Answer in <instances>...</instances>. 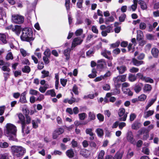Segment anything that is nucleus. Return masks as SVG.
Here are the masks:
<instances>
[{
    "label": "nucleus",
    "instance_id": "obj_1",
    "mask_svg": "<svg viewBox=\"0 0 159 159\" xmlns=\"http://www.w3.org/2000/svg\"><path fill=\"white\" fill-rule=\"evenodd\" d=\"M7 134L10 140L16 141L17 129L16 126L11 123H7L6 125Z\"/></svg>",
    "mask_w": 159,
    "mask_h": 159
},
{
    "label": "nucleus",
    "instance_id": "obj_2",
    "mask_svg": "<svg viewBox=\"0 0 159 159\" xmlns=\"http://www.w3.org/2000/svg\"><path fill=\"white\" fill-rule=\"evenodd\" d=\"M11 150L13 156L17 157H21L26 152L25 149L20 146H12Z\"/></svg>",
    "mask_w": 159,
    "mask_h": 159
},
{
    "label": "nucleus",
    "instance_id": "obj_3",
    "mask_svg": "<svg viewBox=\"0 0 159 159\" xmlns=\"http://www.w3.org/2000/svg\"><path fill=\"white\" fill-rule=\"evenodd\" d=\"M33 33L30 28H25L22 30V34L20 36L22 40L30 42L34 40L32 37Z\"/></svg>",
    "mask_w": 159,
    "mask_h": 159
},
{
    "label": "nucleus",
    "instance_id": "obj_4",
    "mask_svg": "<svg viewBox=\"0 0 159 159\" xmlns=\"http://www.w3.org/2000/svg\"><path fill=\"white\" fill-rule=\"evenodd\" d=\"M17 115L19 119V120L17 122V123L21 124L22 133L24 134H29V130H28V129L25 128V122L24 116L21 113L17 114Z\"/></svg>",
    "mask_w": 159,
    "mask_h": 159
},
{
    "label": "nucleus",
    "instance_id": "obj_5",
    "mask_svg": "<svg viewBox=\"0 0 159 159\" xmlns=\"http://www.w3.org/2000/svg\"><path fill=\"white\" fill-rule=\"evenodd\" d=\"M12 20L15 23L20 24L24 22V17L21 15L15 14L12 16Z\"/></svg>",
    "mask_w": 159,
    "mask_h": 159
},
{
    "label": "nucleus",
    "instance_id": "obj_6",
    "mask_svg": "<svg viewBox=\"0 0 159 159\" xmlns=\"http://www.w3.org/2000/svg\"><path fill=\"white\" fill-rule=\"evenodd\" d=\"M128 113H125V109L123 108H120L118 111V114L120 118L119 120L120 121H125L126 120L127 116Z\"/></svg>",
    "mask_w": 159,
    "mask_h": 159
},
{
    "label": "nucleus",
    "instance_id": "obj_7",
    "mask_svg": "<svg viewBox=\"0 0 159 159\" xmlns=\"http://www.w3.org/2000/svg\"><path fill=\"white\" fill-rule=\"evenodd\" d=\"M126 139L127 141L131 143L134 144L136 143V141L134 138L133 133L131 131H129L127 133Z\"/></svg>",
    "mask_w": 159,
    "mask_h": 159
},
{
    "label": "nucleus",
    "instance_id": "obj_8",
    "mask_svg": "<svg viewBox=\"0 0 159 159\" xmlns=\"http://www.w3.org/2000/svg\"><path fill=\"white\" fill-rule=\"evenodd\" d=\"M97 67L98 69L102 70L107 67V62L103 59L98 60L97 61Z\"/></svg>",
    "mask_w": 159,
    "mask_h": 159
},
{
    "label": "nucleus",
    "instance_id": "obj_9",
    "mask_svg": "<svg viewBox=\"0 0 159 159\" xmlns=\"http://www.w3.org/2000/svg\"><path fill=\"white\" fill-rule=\"evenodd\" d=\"M64 132V129L62 128H59L56 129L52 134V138L54 139H57L58 136Z\"/></svg>",
    "mask_w": 159,
    "mask_h": 159
},
{
    "label": "nucleus",
    "instance_id": "obj_10",
    "mask_svg": "<svg viewBox=\"0 0 159 159\" xmlns=\"http://www.w3.org/2000/svg\"><path fill=\"white\" fill-rule=\"evenodd\" d=\"M82 41V40H81L80 38H75L72 43L71 48H75L76 46L80 44Z\"/></svg>",
    "mask_w": 159,
    "mask_h": 159
},
{
    "label": "nucleus",
    "instance_id": "obj_11",
    "mask_svg": "<svg viewBox=\"0 0 159 159\" xmlns=\"http://www.w3.org/2000/svg\"><path fill=\"white\" fill-rule=\"evenodd\" d=\"M111 52L110 51H107L106 49L103 50L101 52V54L105 58L109 60H112V57H108V55H110Z\"/></svg>",
    "mask_w": 159,
    "mask_h": 159
},
{
    "label": "nucleus",
    "instance_id": "obj_12",
    "mask_svg": "<svg viewBox=\"0 0 159 159\" xmlns=\"http://www.w3.org/2000/svg\"><path fill=\"white\" fill-rule=\"evenodd\" d=\"M119 74L124 73L127 70L126 67L124 65H121L118 66L116 67Z\"/></svg>",
    "mask_w": 159,
    "mask_h": 159
},
{
    "label": "nucleus",
    "instance_id": "obj_13",
    "mask_svg": "<svg viewBox=\"0 0 159 159\" xmlns=\"http://www.w3.org/2000/svg\"><path fill=\"white\" fill-rule=\"evenodd\" d=\"M143 84L141 83H139L135 85L134 89L136 93H139L142 89Z\"/></svg>",
    "mask_w": 159,
    "mask_h": 159
},
{
    "label": "nucleus",
    "instance_id": "obj_14",
    "mask_svg": "<svg viewBox=\"0 0 159 159\" xmlns=\"http://www.w3.org/2000/svg\"><path fill=\"white\" fill-rule=\"evenodd\" d=\"M157 98V96H154V98H152L149 101L148 103V105L145 107V108L146 110H148L149 107H150L156 100Z\"/></svg>",
    "mask_w": 159,
    "mask_h": 159
},
{
    "label": "nucleus",
    "instance_id": "obj_15",
    "mask_svg": "<svg viewBox=\"0 0 159 159\" xmlns=\"http://www.w3.org/2000/svg\"><path fill=\"white\" fill-rule=\"evenodd\" d=\"M12 30L14 32L18 35H19L21 31V28L20 25H15L14 27L12 28Z\"/></svg>",
    "mask_w": 159,
    "mask_h": 159
},
{
    "label": "nucleus",
    "instance_id": "obj_16",
    "mask_svg": "<svg viewBox=\"0 0 159 159\" xmlns=\"http://www.w3.org/2000/svg\"><path fill=\"white\" fill-rule=\"evenodd\" d=\"M141 126V123L138 122H135L131 125L132 129L135 130H138Z\"/></svg>",
    "mask_w": 159,
    "mask_h": 159
},
{
    "label": "nucleus",
    "instance_id": "obj_17",
    "mask_svg": "<svg viewBox=\"0 0 159 159\" xmlns=\"http://www.w3.org/2000/svg\"><path fill=\"white\" fill-rule=\"evenodd\" d=\"M154 113V110H149L144 112V117L147 118L149 116L152 115Z\"/></svg>",
    "mask_w": 159,
    "mask_h": 159
},
{
    "label": "nucleus",
    "instance_id": "obj_18",
    "mask_svg": "<svg viewBox=\"0 0 159 159\" xmlns=\"http://www.w3.org/2000/svg\"><path fill=\"white\" fill-rule=\"evenodd\" d=\"M152 89V87L150 85L146 84L143 87V90L144 92H148L151 91Z\"/></svg>",
    "mask_w": 159,
    "mask_h": 159
},
{
    "label": "nucleus",
    "instance_id": "obj_19",
    "mask_svg": "<svg viewBox=\"0 0 159 159\" xmlns=\"http://www.w3.org/2000/svg\"><path fill=\"white\" fill-rule=\"evenodd\" d=\"M138 2V0H133L134 4L129 7L130 10L131 9L133 11H135L137 8Z\"/></svg>",
    "mask_w": 159,
    "mask_h": 159
},
{
    "label": "nucleus",
    "instance_id": "obj_20",
    "mask_svg": "<svg viewBox=\"0 0 159 159\" xmlns=\"http://www.w3.org/2000/svg\"><path fill=\"white\" fill-rule=\"evenodd\" d=\"M132 62L134 65L136 66H139L143 63V61H139L134 58L132 59Z\"/></svg>",
    "mask_w": 159,
    "mask_h": 159
},
{
    "label": "nucleus",
    "instance_id": "obj_21",
    "mask_svg": "<svg viewBox=\"0 0 159 159\" xmlns=\"http://www.w3.org/2000/svg\"><path fill=\"white\" fill-rule=\"evenodd\" d=\"M40 120L39 119L32 120V123L33 128L35 129L38 128V123H40Z\"/></svg>",
    "mask_w": 159,
    "mask_h": 159
},
{
    "label": "nucleus",
    "instance_id": "obj_22",
    "mask_svg": "<svg viewBox=\"0 0 159 159\" xmlns=\"http://www.w3.org/2000/svg\"><path fill=\"white\" fill-rule=\"evenodd\" d=\"M151 53L154 57H157L158 55L159 50L156 48H153L151 50Z\"/></svg>",
    "mask_w": 159,
    "mask_h": 159
},
{
    "label": "nucleus",
    "instance_id": "obj_23",
    "mask_svg": "<svg viewBox=\"0 0 159 159\" xmlns=\"http://www.w3.org/2000/svg\"><path fill=\"white\" fill-rule=\"evenodd\" d=\"M139 4L140 5L141 8L143 10H145L147 8V6L145 2L143 1L139 0L138 2Z\"/></svg>",
    "mask_w": 159,
    "mask_h": 159
},
{
    "label": "nucleus",
    "instance_id": "obj_24",
    "mask_svg": "<svg viewBox=\"0 0 159 159\" xmlns=\"http://www.w3.org/2000/svg\"><path fill=\"white\" fill-rule=\"evenodd\" d=\"M70 51V49L69 48L65 49L64 51V54L66 57V60H68L69 58Z\"/></svg>",
    "mask_w": 159,
    "mask_h": 159
},
{
    "label": "nucleus",
    "instance_id": "obj_25",
    "mask_svg": "<svg viewBox=\"0 0 159 159\" xmlns=\"http://www.w3.org/2000/svg\"><path fill=\"white\" fill-rule=\"evenodd\" d=\"M123 154V152H117L112 159H121Z\"/></svg>",
    "mask_w": 159,
    "mask_h": 159
},
{
    "label": "nucleus",
    "instance_id": "obj_26",
    "mask_svg": "<svg viewBox=\"0 0 159 159\" xmlns=\"http://www.w3.org/2000/svg\"><path fill=\"white\" fill-rule=\"evenodd\" d=\"M6 35L5 34L0 33V40L4 44H6L7 42L6 40Z\"/></svg>",
    "mask_w": 159,
    "mask_h": 159
},
{
    "label": "nucleus",
    "instance_id": "obj_27",
    "mask_svg": "<svg viewBox=\"0 0 159 159\" xmlns=\"http://www.w3.org/2000/svg\"><path fill=\"white\" fill-rule=\"evenodd\" d=\"M122 90L123 93L125 94H128L129 96H132L133 93L129 89L122 88Z\"/></svg>",
    "mask_w": 159,
    "mask_h": 159
},
{
    "label": "nucleus",
    "instance_id": "obj_28",
    "mask_svg": "<svg viewBox=\"0 0 159 159\" xmlns=\"http://www.w3.org/2000/svg\"><path fill=\"white\" fill-rule=\"evenodd\" d=\"M66 155L70 158L73 157L74 155L73 150L72 149L68 150L66 152Z\"/></svg>",
    "mask_w": 159,
    "mask_h": 159
},
{
    "label": "nucleus",
    "instance_id": "obj_29",
    "mask_svg": "<svg viewBox=\"0 0 159 159\" xmlns=\"http://www.w3.org/2000/svg\"><path fill=\"white\" fill-rule=\"evenodd\" d=\"M95 132L97 133L98 136L99 137L102 136L104 134L103 131L102 129L98 128L96 129Z\"/></svg>",
    "mask_w": 159,
    "mask_h": 159
},
{
    "label": "nucleus",
    "instance_id": "obj_30",
    "mask_svg": "<svg viewBox=\"0 0 159 159\" xmlns=\"http://www.w3.org/2000/svg\"><path fill=\"white\" fill-rule=\"evenodd\" d=\"M30 67L28 66H25L22 68V71L23 73L27 74L29 73L30 72Z\"/></svg>",
    "mask_w": 159,
    "mask_h": 159
},
{
    "label": "nucleus",
    "instance_id": "obj_31",
    "mask_svg": "<svg viewBox=\"0 0 159 159\" xmlns=\"http://www.w3.org/2000/svg\"><path fill=\"white\" fill-rule=\"evenodd\" d=\"M46 95H50L52 97H55L56 94L54 89H51L48 90L45 93Z\"/></svg>",
    "mask_w": 159,
    "mask_h": 159
},
{
    "label": "nucleus",
    "instance_id": "obj_32",
    "mask_svg": "<svg viewBox=\"0 0 159 159\" xmlns=\"http://www.w3.org/2000/svg\"><path fill=\"white\" fill-rule=\"evenodd\" d=\"M2 67V70L3 71H6L9 72L10 71V69L8 68L10 66V64L8 63H6V65Z\"/></svg>",
    "mask_w": 159,
    "mask_h": 159
},
{
    "label": "nucleus",
    "instance_id": "obj_33",
    "mask_svg": "<svg viewBox=\"0 0 159 159\" xmlns=\"http://www.w3.org/2000/svg\"><path fill=\"white\" fill-rule=\"evenodd\" d=\"M41 73L42 74V75L41 76V78H44L46 77H48L49 76V72L48 71L43 70L41 72Z\"/></svg>",
    "mask_w": 159,
    "mask_h": 159
},
{
    "label": "nucleus",
    "instance_id": "obj_34",
    "mask_svg": "<svg viewBox=\"0 0 159 159\" xmlns=\"http://www.w3.org/2000/svg\"><path fill=\"white\" fill-rule=\"evenodd\" d=\"M97 71L96 69H93L92 70V73L89 75V77L91 78H93L97 76Z\"/></svg>",
    "mask_w": 159,
    "mask_h": 159
},
{
    "label": "nucleus",
    "instance_id": "obj_35",
    "mask_svg": "<svg viewBox=\"0 0 159 159\" xmlns=\"http://www.w3.org/2000/svg\"><path fill=\"white\" fill-rule=\"evenodd\" d=\"M128 79L130 81L134 82L136 80L137 78L135 75L130 74L129 75Z\"/></svg>",
    "mask_w": 159,
    "mask_h": 159
},
{
    "label": "nucleus",
    "instance_id": "obj_36",
    "mask_svg": "<svg viewBox=\"0 0 159 159\" xmlns=\"http://www.w3.org/2000/svg\"><path fill=\"white\" fill-rule=\"evenodd\" d=\"M113 81L114 83L116 85L120 84V82H121L120 77L119 75L116 77H114L113 78Z\"/></svg>",
    "mask_w": 159,
    "mask_h": 159
},
{
    "label": "nucleus",
    "instance_id": "obj_37",
    "mask_svg": "<svg viewBox=\"0 0 159 159\" xmlns=\"http://www.w3.org/2000/svg\"><path fill=\"white\" fill-rule=\"evenodd\" d=\"M11 156L7 153L2 154L0 156V159H10Z\"/></svg>",
    "mask_w": 159,
    "mask_h": 159
},
{
    "label": "nucleus",
    "instance_id": "obj_38",
    "mask_svg": "<svg viewBox=\"0 0 159 159\" xmlns=\"http://www.w3.org/2000/svg\"><path fill=\"white\" fill-rule=\"evenodd\" d=\"M86 134H89L90 136H94V134L93 132V129L91 128H87L85 130Z\"/></svg>",
    "mask_w": 159,
    "mask_h": 159
},
{
    "label": "nucleus",
    "instance_id": "obj_39",
    "mask_svg": "<svg viewBox=\"0 0 159 159\" xmlns=\"http://www.w3.org/2000/svg\"><path fill=\"white\" fill-rule=\"evenodd\" d=\"M105 154V152L104 150L101 151L98 154V159H103Z\"/></svg>",
    "mask_w": 159,
    "mask_h": 159
},
{
    "label": "nucleus",
    "instance_id": "obj_40",
    "mask_svg": "<svg viewBox=\"0 0 159 159\" xmlns=\"http://www.w3.org/2000/svg\"><path fill=\"white\" fill-rule=\"evenodd\" d=\"M89 118L90 120H94L95 118V116L93 112H90L89 113Z\"/></svg>",
    "mask_w": 159,
    "mask_h": 159
},
{
    "label": "nucleus",
    "instance_id": "obj_41",
    "mask_svg": "<svg viewBox=\"0 0 159 159\" xmlns=\"http://www.w3.org/2000/svg\"><path fill=\"white\" fill-rule=\"evenodd\" d=\"M147 98V96L144 94H142L139 96L138 100L140 101H144Z\"/></svg>",
    "mask_w": 159,
    "mask_h": 159
},
{
    "label": "nucleus",
    "instance_id": "obj_42",
    "mask_svg": "<svg viewBox=\"0 0 159 159\" xmlns=\"http://www.w3.org/2000/svg\"><path fill=\"white\" fill-rule=\"evenodd\" d=\"M142 152L147 155H148L150 153V151L149 149L147 147H145L142 148Z\"/></svg>",
    "mask_w": 159,
    "mask_h": 159
},
{
    "label": "nucleus",
    "instance_id": "obj_43",
    "mask_svg": "<svg viewBox=\"0 0 159 159\" xmlns=\"http://www.w3.org/2000/svg\"><path fill=\"white\" fill-rule=\"evenodd\" d=\"M29 93L31 95H36L37 94H39V93L35 90L30 89V90Z\"/></svg>",
    "mask_w": 159,
    "mask_h": 159
},
{
    "label": "nucleus",
    "instance_id": "obj_44",
    "mask_svg": "<svg viewBox=\"0 0 159 159\" xmlns=\"http://www.w3.org/2000/svg\"><path fill=\"white\" fill-rule=\"evenodd\" d=\"M89 146L91 147L94 149H97L98 148V146L94 142H91L89 143Z\"/></svg>",
    "mask_w": 159,
    "mask_h": 159
},
{
    "label": "nucleus",
    "instance_id": "obj_45",
    "mask_svg": "<svg viewBox=\"0 0 159 159\" xmlns=\"http://www.w3.org/2000/svg\"><path fill=\"white\" fill-rule=\"evenodd\" d=\"M131 73H137L139 71V69L138 68L132 67L129 70Z\"/></svg>",
    "mask_w": 159,
    "mask_h": 159
},
{
    "label": "nucleus",
    "instance_id": "obj_46",
    "mask_svg": "<svg viewBox=\"0 0 159 159\" xmlns=\"http://www.w3.org/2000/svg\"><path fill=\"white\" fill-rule=\"evenodd\" d=\"M47 88V84H45L43 87H40L39 89V90L42 93H44Z\"/></svg>",
    "mask_w": 159,
    "mask_h": 159
},
{
    "label": "nucleus",
    "instance_id": "obj_47",
    "mask_svg": "<svg viewBox=\"0 0 159 159\" xmlns=\"http://www.w3.org/2000/svg\"><path fill=\"white\" fill-rule=\"evenodd\" d=\"M83 33V30L82 29L77 30L75 32V35L77 36L80 35Z\"/></svg>",
    "mask_w": 159,
    "mask_h": 159
},
{
    "label": "nucleus",
    "instance_id": "obj_48",
    "mask_svg": "<svg viewBox=\"0 0 159 159\" xmlns=\"http://www.w3.org/2000/svg\"><path fill=\"white\" fill-rule=\"evenodd\" d=\"M97 117L100 122L103 121L104 117L103 115L100 113H99L97 115Z\"/></svg>",
    "mask_w": 159,
    "mask_h": 159
},
{
    "label": "nucleus",
    "instance_id": "obj_49",
    "mask_svg": "<svg viewBox=\"0 0 159 159\" xmlns=\"http://www.w3.org/2000/svg\"><path fill=\"white\" fill-rule=\"evenodd\" d=\"M13 58L12 54L11 52H9L6 57V58L7 60L10 59L12 60L13 59Z\"/></svg>",
    "mask_w": 159,
    "mask_h": 159
},
{
    "label": "nucleus",
    "instance_id": "obj_50",
    "mask_svg": "<svg viewBox=\"0 0 159 159\" xmlns=\"http://www.w3.org/2000/svg\"><path fill=\"white\" fill-rule=\"evenodd\" d=\"M70 0H66L65 5L67 10L68 11L70 9Z\"/></svg>",
    "mask_w": 159,
    "mask_h": 159
},
{
    "label": "nucleus",
    "instance_id": "obj_51",
    "mask_svg": "<svg viewBox=\"0 0 159 159\" xmlns=\"http://www.w3.org/2000/svg\"><path fill=\"white\" fill-rule=\"evenodd\" d=\"M8 144L6 142L0 143V147L1 148H5L8 147Z\"/></svg>",
    "mask_w": 159,
    "mask_h": 159
},
{
    "label": "nucleus",
    "instance_id": "obj_52",
    "mask_svg": "<svg viewBox=\"0 0 159 159\" xmlns=\"http://www.w3.org/2000/svg\"><path fill=\"white\" fill-rule=\"evenodd\" d=\"M126 15L124 13H123L121 16L119 17V20L120 22H123L126 18Z\"/></svg>",
    "mask_w": 159,
    "mask_h": 159
},
{
    "label": "nucleus",
    "instance_id": "obj_53",
    "mask_svg": "<svg viewBox=\"0 0 159 159\" xmlns=\"http://www.w3.org/2000/svg\"><path fill=\"white\" fill-rule=\"evenodd\" d=\"M119 76L120 77L121 82H124L126 81V78L127 76L126 74L119 75Z\"/></svg>",
    "mask_w": 159,
    "mask_h": 159
},
{
    "label": "nucleus",
    "instance_id": "obj_54",
    "mask_svg": "<svg viewBox=\"0 0 159 159\" xmlns=\"http://www.w3.org/2000/svg\"><path fill=\"white\" fill-rule=\"evenodd\" d=\"M143 80H144L146 82H149L150 83H153V80L149 77H144Z\"/></svg>",
    "mask_w": 159,
    "mask_h": 159
},
{
    "label": "nucleus",
    "instance_id": "obj_55",
    "mask_svg": "<svg viewBox=\"0 0 159 159\" xmlns=\"http://www.w3.org/2000/svg\"><path fill=\"white\" fill-rule=\"evenodd\" d=\"M72 90L75 94H78L79 92L78 91V88L76 85H75L73 86Z\"/></svg>",
    "mask_w": 159,
    "mask_h": 159
},
{
    "label": "nucleus",
    "instance_id": "obj_56",
    "mask_svg": "<svg viewBox=\"0 0 159 159\" xmlns=\"http://www.w3.org/2000/svg\"><path fill=\"white\" fill-rule=\"evenodd\" d=\"M86 115V114L85 113L79 114V116L80 119L81 120H84L85 118Z\"/></svg>",
    "mask_w": 159,
    "mask_h": 159
},
{
    "label": "nucleus",
    "instance_id": "obj_57",
    "mask_svg": "<svg viewBox=\"0 0 159 159\" xmlns=\"http://www.w3.org/2000/svg\"><path fill=\"white\" fill-rule=\"evenodd\" d=\"M44 54L45 57H49L50 54V51L49 49H47L44 52Z\"/></svg>",
    "mask_w": 159,
    "mask_h": 159
},
{
    "label": "nucleus",
    "instance_id": "obj_58",
    "mask_svg": "<svg viewBox=\"0 0 159 159\" xmlns=\"http://www.w3.org/2000/svg\"><path fill=\"white\" fill-rule=\"evenodd\" d=\"M126 125V124L125 122H121L120 123H119V129H122Z\"/></svg>",
    "mask_w": 159,
    "mask_h": 159
},
{
    "label": "nucleus",
    "instance_id": "obj_59",
    "mask_svg": "<svg viewBox=\"0 0 159 159\" xmlns=\"http://www.w3.org/2000/svg\"><path fill=\"white\" fill-rule=\"evenodd\" d=\"M147 39L149 40H152L154 39V36L151 34H148L146 35Z\"/></svg>",
    "mask_w": 159,
    "mask_h": 159
},
{
    "label": "nucleus",
    "instance_id": "obj_60",
    "mask_svg": "<svg viewBox=\"0 0 159 159\" xmlns=\"http://www.w3.org/2000/svg\"><path fill=\"white\" fill-rule=\"evenodd\" d=\"M25 117L26 119L25 124L26 123L27 124H28L30 123L31 122V118L29 115L26 116Z\"/></svg>",
    "mask_w": 159,
    "mask_h": 159
},
{
    "label": "nucleus",
    "instance_id": "obj_61",
    "mask_svg": "<svg viewBox=\"0 0 159 159\" xmlns=\"http://www.w3.org/2000/svg\"><path fill=\"white\" fill-rule=\"evenodd\" d=\"M111 75V73L110 71H108L107 73L104 75H102L103 79H105L106 78L109 77Z\"/></svg>",
    "mask_w": 159,
    "mask_h": 159
},
{
    "label": "nucleus",
    "instance_id": "obj_62",
    "mask_svg": "<svg viewBox=\"0 0 159 159\" xmlns=\"http://www.w3.org/2000/svg\"><path fill=\"white\" fill-rule=\"evenodd\" d=\"M146 27V24L144 22H141L140 23L139 25V28L140 29L144 30Z\"/></svg>",
    "mask_w": 159,
    "mask_h": 159
},
{
    "label": "nucleus",
    "instance_id": "obj_63",
    "mask_svg": "<svg viewBox=\"0 0 159 159\" xmlns=\"http://www.w3.org/2000/svg\"><path fill=\"white\" fill-rule=\"evenodd\" d=\"M92 30L94 33L98 34V30L97 29V27L94 25H93L92 27Z\"/></svg>",
    "mask_w": 159,
    "mask_h": 159
},
{
    "label": "nucleus",
    "instance_id": "obj_64",
    "mask_svg": "<svg viewBox=\"0 0 159 159\" xmlns=\"http://www.w3.org/2000/svg\"><path fill=\"white\" fill-rule=\"evenodd\" d=\"M67 82V80L63 79H60V82L61 84L63 86H65Z\"/></svg>",
    "mask_w": 159,
    "mask_h": 159
}]
</instances>
